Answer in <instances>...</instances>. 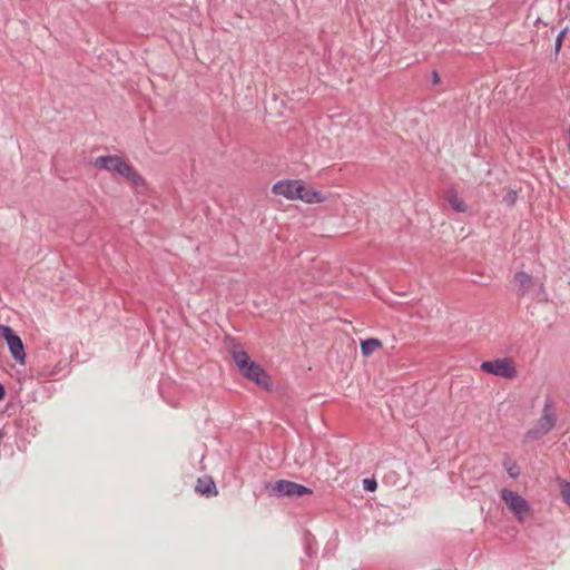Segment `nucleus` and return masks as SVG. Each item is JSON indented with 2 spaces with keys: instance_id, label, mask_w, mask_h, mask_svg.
<instances>
[{
  "instance_id": "9b49d317",
  "label": "nucleus",
  "mask_w": 570,
  "mask_h": 570,
  "mask_svg": "<svg viewBox=\"0 0 570 570\" xmlns=\"http://www.w3.org/2000/svg\"><path fill=\"white\" fill-rule=\"evenodd\" d=\"M446 199L454 212L465 213L468 210L465 202L461 199L454 190L448 193Z\"/></svg>"
},
{
  "instance_id": "0eeeda50",
  "label": "nucleus",
  "mask_w": 570,
  "mask_h": 570,
  "mask_svg": "<svg viewBox=\"0 0 570 570\" xmlns=\"http://www.w3.org/2000/svg\"><path fill=\"white\" fill-rule=\"evenodd\" d=\"M269 492L275 497L301 498L305 494H311L312 490L296 482L279 480L271 485Z\"/></svg>"
},
{
  "instance_id": "f3484780",
  "label": "nucleus",
  "mask_w": 570,
  "mask_h": 570,
  "mask_svg": "<svg viewBox=\"0 0 570 570\" xmlns=\"http://www.w3.org/2000/svg\"><path fill=\"white\" fill-rule=\"evenodd\" d=\"M567 32V29H563L562 31L559 32V35L557 36L556 38V41H554V47H556V50L559 51L560 48H561V45H562V39L564 37Z\"/></svg>"
},
{
  "instance_id": "6ab92c4d",
  "label": "nucleus",
  "mask_w": 570,
  "mask_h": 570,
  "mask_svg": "<svg viewBox=\"0 0 570 570\" xmlns=\"http://www.w3.org/2000/svg\"><path fill=\"white\" fill-rule=\"evenodd\" d=\"M4 395H6L4 386L0 383V401L4 397Z\"/></svg>"
},
{
  "instance_id": "7ed1b4c3",
  "label": "nucleus",
  "mask_w": 570,
  "mask_h": 570,
  "mask_svg": "<svg viewBox=\"0 0 570 570\" xmlns=\"http://www.w3.org/2000/svg\"><path fill=\"white\" fill-rule=\"evenodd\" d=\"M94 165L100 169L116 173L132 181L135 185L144 184L141 176L119 156H99L95 159Z\"/></svg>"
},
{
  "instance_id": "20e7f679",
  "label": "nucleus",
  "mask_w": 570,
  "mask_h": 570,
  "mask_svg": "<svg viewBox=\"0 0 570 570\" xmlns=\"http://www.w3.org/2000/svg\"><path fill=\"white\" fill-rule=\"evenodd\" d=\"M481 371L505 380H514L518 376L512 360L508 357L484 361L480 365Z\"/></svg>"
},
{
  "instance_id": "423d86ee",
  "label": "nucleus",
  "mask_w": 570,
  "mask_h": 570,
  "mask_svg": "<svg viewBox=\"0 0 570 570\" xmlns=\"http://www.w3.org/2000/svg\"><path fill=\"white\" fill-rule=\"evenodd\" d=\"M501 499L504 501L510 511L515 515L519 521H523L530 511V505L518 492L503 489L500 493Z\"/></svg>"
},
{
  "instance_id": "2eb2a0df",
  "label": "nucleus",
  "mask_w": 570,
  "mask_h": 570,
  "mask_svg": "<svg viewBox=\"0 0 570 570\" xmlns=\"http://www.w3.org/2000/svg\"><path fill=\"white\" fill-rule=\"evenodd\" d=\"M560 492L564 502L570 505V482L562 481L560 484Z\"/></svg>"
},
{
  "instance_id": "dca6fc26",
  "label": "nucleus",
  "mask_w": 570,
  "mask_h": 570,
  "mask_svg": "<svg viewBox=\"0 0 570 570\" xmlns=\"http://www.w3.org/2000/svg\"><path fill=\"white\" fill-rule=\"evenodd\" d=\"M377 488V483L375 479H364L363 480V489L368 492L375 491Z\"/></svg>"
},
{
  "instance_id": "a211bd4d",
  "label": "nucleus",
  "mask_w": 570,
  "mask_h": 570,
  "mask_svg": "<svg viewBox=\"0 0 570 570\" xmlns=\"http://www.w3.org/2000/svg\"><path fill=\"white\" fill-rule=\"evenodd\" d=\"M432 82L433 85H438L440 82V76L436 71L432 72Z\"/></svg>"
},
{
  "instance_id": "4468645a",
  "label": "nucleus",
  "mask_w": 570,
  "mask_h": 570,
  "mask_svg": "<svg viewBox=\"0 0 570 570\" xmlns=\"http://www.w3.org/2000/svg\"><path fill=\"white\" fill-rule=\"evenodd\" d=\"M503 466L507 470V473L510 478L515 479L520 474V469L515 464V462L511 461L510 459L504 460Z\"/></svg>"
},
{
  "instance_id": "39448f33",
  "label": "nucleus",
  "mask_w": 570,
  "mask_h": 570,
  "mask_svg": "<svg viewBox=\"0 0 570 570\" xmlns=\"http://www.w3.org/2000/svg\"><path fill=\"white\" fill-rule=\"evenodd\" d=\"M0 340H4L12 357L20 364L26 363V352L22 340L9 325L0 324Z\"/></svg>"
},
{
  "instance_id": "f8f14e48",
  "label": "nucleus",
  "mask_w": 570,
  "mask_h": 570,
  "mask_svg": "<svg viewBox=\"0 0 570 570\" xmlns=\"http://www.w3.org/2000/svg\"><path fill=\"white\" fill-rule=\"evenodd\" d=\"M298 199L304 200L305 203H321L324 200L322 194L315 189L308 188L304 185V190L301 193Z\"/></svg>"
},
{
  "instance_id": "9d476101",
  "label": "nucleus",
  "mask_w": 570,
  "mask_h": 570,
  "mask_svg": "<svg viewBox=\"0 0 570 570\" xmlns=\"http://www.w3.org/2000/svg\"><path fill=\"white\" fill-rule=\"evenodd\" d=\"M196 491L199 492L200 494H205L207 497L217 494L216 484L214 483V481L210 478L198 479L197 485H196Z\"/></svg>"
},
{
  "instance_id": "f257e3e1",
  "label": "nucleus",
  "mask_w": 570,
  "mask_h": 570,
  "mask_svg": "<svg viewBox=\"0 0 570 570\" xmlns=\"http://www.w3.org/2000/svg\"><path fill=\"white\" fill-rule=\"evenodd\" d=\"M230 353L233 361L245 379L268 389V374L258 363L250 360L248 353L239 344H235Z\"/></svg>"
},
{
  "instance_id": "f03ea898",
  "label": "nucleus",
  "mask_w": 570,
  "mask_h": 570,
  "mask_svg": "<svg viewBox=\"0 0 570 570\" xmlns=\"http://www.w3.org/2000/svg\"><path fill=\"white\" fill-rule=\"evenodd\" d=\"M514 291L518 296H529L537 301H547L543 283L525 272H517L513 276Z\"/></svg>"
},
{
  "instance_id": "6e6552de",
  "label": "nucleus",
  "mask_w": 570,
  "mask_h": 570,
  "mask_svg": "<svg viewBox=\"0 0 570 570\" xmlns=\"http://www.w3.org/2000/svg\"><path fill=\"white\" fill-rule=\"evenodd\" d=\"M304 190V184L301 180H283L273 186V193L282 195L288 199H298Z\"/></svg>"
},
{
  "instance_id": "1a4fd4ad",
  "label": "nucleus",
  "mask_w": 570,
  "mask_h": 570,
  "mask_svg": "<svg viewBox=\"0 0 570 570\" xmlns=\"http://www.w3.org/2000/svg\"><path fill=\"white\" fill-rule=\"evenodd\" d=\"M554 424L556 417L550 411V404L546 403L542 411V416L539 421V425L544 432H549L553 429Z\"/></svg>"
},
{
  "instance_id": "ddd939ff",
  "label": "nucleus",
  "mask_w": 570,
  "mask_h": 570,
  "mask_svg": "<svg viewBox=\"0 0 570 570\" xmlns=\"http://www.w3.org/2000/svg\"><path fill=\"white\" fill-rule=\"evenodd\" d=\"M382 346V343L377 338H367L361 343V352L364 356H370L376 350Z\"/></svg>"
}]
</instances>
